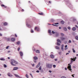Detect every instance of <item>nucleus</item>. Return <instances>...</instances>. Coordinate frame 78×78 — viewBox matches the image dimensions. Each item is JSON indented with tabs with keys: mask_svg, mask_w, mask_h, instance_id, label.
Returning a JSON list of instances; mask_svg holds the SVG:
<instances>
[{
	"mask_svg": "<svg viewBox=\"0 0 78 78\" xmlns=\"http://www.w3.org/2000/svg\"><path fill=\"white\" fill-rule=\"evenodd\" d=\"M50 56H51V58H54V57H55L54 55H51Z\"/></svg>",
	"mask_w": 78,
	"mask_h": 78,
	"instance_id": "nucleus-14",
	"label": "nucleus"
},
{
	"mask_svg": "<svg viewBox=\"0 0 78 78\" xmlns=\"http://www.w3.org/2000/svg\"><path fill=\"white\" fill-rule=\"evenodd\" d=\"M41 64V63L40 62H39L37 64V65L36 66V68H38V67L40 66V65Z\"/></svg>",
	"mask_w": 78,
	"mask_h": 78,
	"instance_id": "nucleus-7",
	"label": "nucleus"
},
{
	"mask_svg": "<svg viewBox=\"0 0 78 78\" xmlns=\"http://www.w3.org/2000/svg\"><path fill=\"white\" fill-rule=\"evenodd\" d=\"M55 61H57V59H55Z\"/></svg>",
	"mask_w": 78,
	"mask_h": 78,
	"instance_id": "nucleus-64",
	"label": "nucleus"
},
{
	"mask_svg": "<svg viewBox=\"0 0 78 78\" xmlns=\"http://www.w3.org/2000/svg\"><path fill=\"white\" fill-rule=\"evenodd\" d=\"M49 3H51V1H49Z\"/></svg>",
	"mask_w": 78,
	"mask_h": 78,
	"instance_id": "nucleus-63",
	"label": "nucleus"
},
{
	"mask_svg": "<svg viewBox=\"0 0 78 78\" xmlns=\"http://www.w3.org/2000/svg\"><path fill=\"white\" fill-rule=\"evenodd\" d=\"M20 50V47H19L18 48V51H19Z\"/></svg>",
	"mask_w": 78,
	"mask_h": 78,
	"instance_id": "nucleus-45",
	"label": "nucleus"
},
{
	"mask_svg": "<svg viewBox=\"0 0 78 78\" xmlns=\"http://www.w3.org/2000/svg\"><path fill=\"white\" fill-rule=\"evenodd\" d=\"M69 43H71L72 42V41H71L70 40H69Z\"/></svg>",
	"mask_w": 78,
	"mask_h": 78,
	"instance_id": "nucleus-48",
	"label": "nucleus"
},
{
	"mask_svg": "<svg viewBox=\"0 0 78 78\" xmlns=\"http://www.w3.org/2000/svg\"><path fill=\"white\" fill-rule=\"evenodd\" d=\"M68 48H65L64 49L65 50H67V49Z\"/></svg>",
	"mask_w": 78,
	"mask_h": 78,
	"instance_id": "nucleus-47",
	"label": "nucleus"
},
{
	"mask_svg": "<svg viewBox=\"0 0 78 78\" xmlns=\"http://www.w3.org/2000/svg\"><path fill=\"white\" fill-rule=\"evenodd\" d=\"M52 25H53V26H55V27H58V25H55L53 24H52Z\"/></svg>",
	"mask_w": 78,
	"mask_h": 78,
	"instance_id": "nucleus-39",
	"label": "nucleus"
},
{
	"mask_svg": "<svg viewBox=\"0 0 78 78\" xmlns=\"http://www.w3.org/2000/svg\"><path fill=\"white\" fill-rule=\"evenodd\" d=\"M9 46H7L6 47V49H8V48H9Z\"/></svg>",
	"mask_w": 78,
	"mask_h": 78,
	"instance_id": "nucleus-44",
	"label": "nucleus"
},
{
	"mask_svg": "<svg viewBox=\"0 0 78 78\" xmlns=\"http://www.w3.org/2000/svg\"><path fill=\"white\" fill-rule=\"evenodd\" d=\"M15 37H17V35H16V34H15Z\"/></svg>",
	"mask_w": 78,
	"mask_h": 78,
	"instance_id": "nucleus-54",
	"label": "nucleus"
},
{
	"mask_svg": "<svg viewBox=\"0 0 78 78\" xmlns=\"http://www.w3.org/2000/svg\"><path fill=\"white\" fill-rule=\"evenodd\" d=\"M65 70H67V68H65Z\"/></svg>",
	"mask_w": 78,
	"mask_h": 78,
	"instance_id": "nucleus-60",
	"label": "nucleus"
},
{
	"mask_svg": "<svg viewBox=\"0 0 78 78\" xmlns=\"http://www.w3.org/2000/svg\"><path fill=\"white\" fill-rule=\"evenodd\" d=\"M57 42H59L60 43H61V41L60 40L58 39L57 40Z\"/></svg>",
	"mask_w": 78,
	"mask_h": 78,
	"instance_id": "nucleus-23",
	"label": "nucleus"
},
{
	"mask_svg": "<svg viewBox=\"0 0 78 78\" xmlns=\"http://www.w3.org/2000/svg\"><path fill=\"white\" fill-rule=\"evenodd\" d=\"M7 75H8V76H9L10 77H11L12 76H13L11 74H10L9 73L7 74Z\"/></svg>",
	"mask_w": 78,
	"mask_h": 78,
	"instance_id": "nucleus-6",
	"label": "nucleus"
},
{
	"mask_svg": "<svg viewBox=\"0 0 78 78\" xmlns=\"http://www.w3.org/2000/svg\"><path fill=\"white\" fill-rule=\"evenodd\" d=\"M26 76L27 78H28V76L27 74H26Z\"/></svg>",
	"mask_w": 78,
	"mask_h": 78,
	"instance_id": "nucleus-38",
	"label": "nucleus"
},
{
	"mask_svg": "<svg viewBox=\"0 0 78 78\" xmlns=\"http://www.w3.org/2000/svg\"><path fill=\"white\" fill-rule=\"evenodd\" d=\"M4 25H8V23H7L5 22L4 23Z\"/></svg>",
	"mask_w": 78,
	"mask_h": 78,
	"instance_id": "nucleus-25",
	"label": "nucleus"
},
{
	"mask_svg": "<svg viewBox=\"0 0 78 78\" xmlns=\"http://www.w3.org/2000/svg\"><path fill=\"white\" fill-rule=\"evenodd\" d=\"M71 64H72V63L73 61H75L76 60V59H75V58H71Z\"/></svg>",
	"mask_w": 78,
	"mask_h": 78,
	"instance_id": "nucleus-4",
	"label": "nucleus"
},
{
	"mask_svg": "<svg viewBox=\"0 0 78 78\" xmlns=\"http://www.w3.org/2000/svg\"><path fill=\"white\" fill-rule=\"evenodd\" d=\"M55 25H58L59 24V23H55Z\"/></svg>",
	"mask_w": 78,
	"mask_h": 78,
	"instance_id": "nucleus-46",
	"label": "nucleus"
},
{
	"mask_svg": "<svg viewBox=\"0 0 78 78\" xmlns=\"http://www.w3.org/2000/svg\"><path fill=\"white\" fill-rule=\"evenodd\" d=\"M53 67H54V68H55V67H56V65H53Z\"/></svg>",
	"mask_w": 78,
	"mask_h": 78,
	"instance_id": "nucleus-40",
	"label": "nucleus"
},
{
	"mask_svg": "<svg viewBox=\"0 0 78 78\" xmlns=\"http://www.w3.org/2000/svg\"><path fill=\"white\" fill-rule=\"evenodd\" d=\"M39 14H40V15H43V13H39Z\"/></svg>",
	"mask_w": 78,
	"mask_h": 78,
	"instance_id": "nucleus-33",
	"label": "nucleus"
},
{
	"mask_svg": "<svg viewBox=\"0 0 78 78\" xmlns=\"http://www.w3.org/2000/svg\"><path fill=\"white\" fill-rule=\"evenodd\" d=\"M68 69H69V70H72V69H71V66L70 65V64H68Z\"/></svg>",
	"mask_w": 78,
	"mask_h": 78,
	"instance_id": "nucleus-3",
	"label": "nucleus"
},
{
	"mask_svg": "<svg viewBox=\"0 0 78 78\" xmlns=\"http://www.w3.org/2000/svg\"><path fill=\"white\" fill-rule=\"evenodd\" d=\"M4 67H7L6 65H4Z\"/></svg>",
	"mask_w": 78,
	"mask_h": 78,
	"instance_id": "nucleus-43",
	"label": "nucleus"
},
{
	"mask_svg": "<svg viewBox=\"0 0 78 78\" xmlns=\"http://www.w3.org/2000/svg\"><path fill=\"white\" fill-rule=\"evenodd\" d=\"M48 32L50 33V35H51V30H48Z\"/></svg>",
	"mask_w": 78,
	"mask_h": 78,
	"instance_id": "nucleus-17",
	"label": "nucleus"
},
{
	"mask_svg": "<svg viewBox=\"0 0 78 78\" xmlns=\"http://www.w3.org/2000/svg\"><path fill=\"white\" fill-rule=\"evenodd\" d=\"M36 53H40V51L39 50H36Z\"/></svg>",
	"mask_w": 78,
	"mask_h": 78,
	"instance_id": "nucleus-18",
	"label": "nucleus"
},
{
	"mask_svg": "<svg viewBox=\"0 0 78 78\" xmlns=\"http://www.w3.org/2000/svg\"><path fill=\"white\" fill-rule=\"evenodd\" d=\"M41 66H40V67L39 69V70H41Z\"/></svg>",
	"mask_w": 78,
	"mask_h": 78,
	"instance_id": "nucleus-35",
	"label": "nucleus"
},
{
	"mask_svg": "<svg viewBox=\"0 0 78 78\" xmlns=\"http://www.w3.org/2000/svg\"><path fill=\"white\" fill-rule=\"evenodd\" d=\"M11 40L12 42H14V41H16V39H15L14 38H11Z\"/></svg>",
	"mask_w": 78,
	"mask_h": 78,
	"instance_id": "nucleus-10",
	"label": "nucleus"
},
{
	"mask_svg": "<svg viewBox=\"0 0 78 78\" xmlns=\"http://www.w3.org/2000/svg\"><path fill=\"white\" fill-rule=\"evenodd\" d=\"M39 27H35V30H37V31H39Z\"/></svg>",
	"mask_w": 78,
	"mask_h": 78,
	"instance_id": "nucleus-5",
	"label": "nucleus"
},
{
	"mask_svg": "<svg viewBox=\"0 0 78 78\" xmlns=\"http://www.w3.org/2000/svg\"><path fill=\"white\" fill-rule=\"evenodd\" d=\"M61 23L62 24H64V21H61Z\"/></svg>",
	"mask_w": 78,
	"mask_h": 78,
	"instance_id": "nucleus-24",
	"label": "nucleus"
},
{
	"mask_svg": "<svg viewBox=\"0 0 78 78\" xmlns=\"http://www.w3.org/2000/svg\"><path fill=\"white\" fill-rule=\"evenodd\" d=\"M20 41H18L16 43L18 45H19L20 44Z\"/></svg>",
	"mask_w": 78,
	"mask_h": 78,
	"instance_id": "nucleus-27",
	"label": "nucleus"
},
{
	"mask_svg": "<svg viewBox=\"0 0 78 78\" xmlns=\"http://www.w3.org/2000/svg\"><path fill=\"white\" fill-rule=\"evenodd\" d=\"M51 22H53L54 21V20H53L52 19V20H51Z\"/></svg>",
	"mask_w": 78,
	"mask_h": 78,
	"instance_id": "nucleus-59",
	"label": "nucleus"
},
{
	"mask_svg": "<svg viewBox=\"0 0 78 78\" xmlns=\"http://www.w3.org/2000/svg\"><path fill=\"white\" fill-rule=\"evenodd\" d=\"M66 39V38L65 37H61V41H64V40H65Z\"/></svg>",
	"mask_w": 78,
	"mask_h": 78,
	"instance_id": "nucleus-9",
	"label": "nucleus"
},
{
	"mask_svg": "<svg viewBox=\"0 0 78 78\" xmlns=\"http://www.w3.org/2000/svg\"><path fill=\"white\" fill-rule=\"evenodd\" d=\"M61 50L62 51H64V48L62 47H61Z\"/></svg>",
	"mask_w": 78,
	"mask_h": 78,
	"instance_id": "nucleus-34",
	"label": "nucleus"
},
{
	"mask_svg": "<svg viewBox=\"0 0 78 78\" xmlns=\"http://www.w3.org/2000/svg\"><path fill=\"white\" fill-rule=\"evenodd\" d=\"M4 7L5 8H7V7H6V6L4 5Z\"/></svg>",
	"mask_w": 78,
	"mask_h": 78,
	"instance_id": "nucleus-51",
	"label": "nucleus"
},
{
	"mask_svg": "<svg viewBox=\"0 0 78 78\" xmlns=\"http://www.w3.org/2000/svg\"><path fill=\"white\" fill-rule=\"evenodd\" d=\"M18 69V67H15L13 68V70H17Z\"/></svg>",
	"mask_w": 78,
	"mask_h": 78,
	"instance_id": "nucleus-11",
	"label": "nucleus"
},
{
	"mask_svg": "<svg viewBox=\"0 0 78 78\" xmlns=\"http://www.w3.org/2000/svg\"><path fill=\"white\" fill-rule=\"evenodd\" d=\"M15 76L16 77H17V78H19V76H18L17 75V74H14Z\"/></svg>",
	"mask_w": 78,
	"mask_h": 78,
	"instance_id": "nucleus-22",
	"label": "nucleus"
},
{
	"mask_svg": "<svg viewBox=\"0 0 78 78\" xmlns=\"http://www.w3.org/2000/svg\"><path fill=\"white\" fill-rule=\"evenodd\" d=\"M66 47H67V45H65V48H66Z\"/></svg>",
	"mask_w": 78,
	"mask_h": 78,
	"instance_id": "nucleus-58",
	"label": "nucleus"
},
{
	"mask_svg": "<svg viewBox=\"0 0 78 78\" xmlns=\"http://www.w3.org/2000/svg\"><path fill=\"white\" fill-rule=\"evenodd\" d=\"M20 55L21 56H23V53H22V52H20Z\"/></svg>",
	"mask_w": 78,
	"mask_h": 78,
	"instance_id": "nucleus-12",
	"label": "nucleus"
},
{
	"mask_svg": "<svg viewBox=\"0 0 78 78\" xmlns=\"http://www.w3.org/2000/svg\"><path fill=\"white\" fill-rule=\"evenodd\" d=\"M34 62H35V63H36L37 61L36 60H34Z\"/></svg>",
	"mask_w": 78,
	"mask_h": 78,
	"instance_id": "nucleus-50",
	"label": "nucleus"
},
{
	"mask_svg": "<svg viewBox=\"0 0 78 78\" xmlns=\"http://www.w3.org/2000/svg\"><path fill=\"white\" fill-rule=\"evenodd\" d=\"M0 60H1V61H5V59L3 58H0Z\"/></svg>",
	"mask_w": 78,
	"mask_h": 78,
	"instance_id": "nucleus-19",
	"label": "nucleus"
},
{
	"mask_svg": "<svg viewBox=\"0 0 78 78\" xmlns=\"http://www.w3.org/2000/svg\"><path fill=\"white\" fill-rule=\"evenodd\" d=\"M69 53H67L66 54V55H69Z\"/></svg>",
	"mask_w": 78,
	"mask_h": 78,
	"instance_id": "nucleus-61",
	"label": "nucleus"
},
{
	"mask_svg": "<svg viewBox=\"0 0 78 78\" xmlns=\"http://www.w3.org/2000/svg\"><path fill=\"white\" fill-rule=\"evenodd\" d=\"M63 29L64 30V31H67V28L66 27H64L63 28Z\"/></svg>",
	"mask_w": 78,
	"mask_h": 78,
	"instance_id": "nucleus-21",
	"label": "nucleus"
},
{
	"mask_svg": "<svg viewBox=\"0 0 78 78\" xmlns=\"http://www.w3.org/2000/svg\"><path fill=\"white\" fill-rule=\"evenodd\" d=\"M0 36H2V34H1V33H0Z\"/></svg>",
	"mask_w": 78,
	"mask_h": 78,
	"instance_id": "nucleus-62",
	"label": "nucleus"
},
{
	"mask_svg": "<svg viewBox=\"0 0 78 78\" xmlns=\"http://www.w3.org/2000/svg\"><path fill=\"white\" fill-rule=\"evenodd\" d=\"M33 59L34 60H37V59H38V58L36 56H34V57Z\"/></svg>",
	"mask_w": 78,
	"mask_h": 78,
	"instance_id": "nucleus-8",
	"label": "nucleus"
},
{
	"mask_svg": "<svg viewBox=\"0 0 78 78\" xmlns=\"http://www.w3.org/2000/svg\"><path fill=\"white\" fill-rule=\"evenodd\" d=\"M27 27H29V28H31V25H28L27 24H26Z\"/></svg>",
	"mask_w": 78,
	"mask_h": 78,
	"instance_id": "nucleus-13",
	"label": "nucleus"
},
{
	"mask_svg": "<svg viewBox=\"0 0 78 78\" xmlns=\"http://www.w3.org/2000/svg\"><path fill=\"white\" fill-rule=\"evenodd\" d=\"M61 47H64V45L62 44V45Z\"/></svg>",
	"mask_w": 78,
	"mask_h": 78,
	"instance_id": "nucleus-55",
	"label": "nucleus"
},
{
	"mask_svg": "<svg viewBox=\"0 0 78 78\" xmlns=\"http://www.w3.org/2000/svg\"><path fill=\"white\" fill-rule=\"evenodd\" d=\"M75 39L76 40H78V37L76 36L75 37Z\"/></svg>",
	"mask_w": 78,
	"mask_h": 78,
	"instance_id": "nucleus-29",
	"label": "nucleus"
},
{
	"mask_svg": "<svg viewBox=\"0 0 78 78\" xmlns=\"http://www.w3.org/2000/svg\"><path fill=\"white\" fill-rule=\"evenodd\" d=\"M30 32L31 33H34V31L31 29L30 30Z\"/></svg>",
	"mask_w": 78,
	"mask_h": 78,
	"instance_id": "nucleus-26",
	"label": "nucleus"
},
{
	"mask_svg": "<svg viewBox=\"0 0 78 78\" xmlns=\"http://www.w3.org/2000/svg\"><path fill=\"white\" fill-rule=\"evenodd\" d=\"M55 34H56V37H58V36H59V34H58V33L57 32H56Z\"/></svg>",
	"mask_w": 78,
	"mask_h": 78,
	"instance_id": "nucleus-15",
	"label": "nucleus"
},
{
	"mask_svg": "<svg viewBox=\"0 0 78 78\" xmlns=\"http://www.w3.org/2000/svg\"><path fill=\"white\" fill-rule=\"evenodd\" d=\"M36 72H37V73H39V70H37L36 71Z\"/></svg>",
	"mask_w": 78,
	"mask_h": 78,
	"instance_id": "nucleus-49",
	"label": "nucleus"
},
{
	"mask_svg": "<svg viewBox=\"0 0 78 78\" xmlns=\"http://www.w3.org/2000/svg\"><path fill=\"white\" fill-rule=\"evenodd\" d=\"M72 30L73 31H75V30H76V28H75V27H73V28Z\"/></svg>",
	"mask_w": 78,
	"mask_h": 78,
	"instance_id": "nucleus-16",
	"label": "nucleus"
},
{
	"mask_svg": "<svg viewBox=\"0 0 78 78\" xmlns=\"http://www.w3.org/2000/svg\"><path fill=\"white\" fill-rule=\"evenodd\" d=\"M53 65L52 64H48L46 65V67H48V68H51L52 67V66Z\"/></svg>",
	"mask_w": 78,
	"mask_h": 78,
	"instance_id": "nucleus-2",
	"label": "nucleus"
},
{
	"mask_svg": "<svg viewBox=\"0 0 78 78\" xmlns=\"http://www.w3.org/2000/svg\"><path fill=\"white\" fill-rule=\"evenodd\" d=\"M55 48H56V49H57L58 50H59V48L58 46H55Z\"/></svg>",
	"mask_w": 78,
	"mask_h": 78,
	"instance_id": "nucleus-20",
	"label": "nucleus"
},
{
	"mask_svg": "<svg viewBox=\"0 0 78 78\" xmlns=\"http://www.w3.org/2000/svg\"><path fill=\"white\" fill-rule=\"evenodd\" d=\"M32 67H34V64H33L32 65Z\"/></svg>",
	"mask_w": 78,
	"mask_h": 78,
	"instance_id": "nucleus-56",
	"label": "nucleus"
},
{
	"mask_svg": "<svg viewBox=\"0 0 78 78\" xmlns=\"http://www.w3.org/2000/svg\"><path fill=\"white\" fill-rule=\"evenodd\" d=\"M56 32H55L54 31H52V34H55V33L56 34Z\"/></svg>",
	"mask_w": 78,
	"mask_h": 78,
	"instance_id": "nucleus-30",
	"label": "nucleus"
},
{
	"mask_svg": "<svg viewBox=\"0 0 78 78\" xmlns=\"http://www.w3.org/2000/svg\"><path fill=\"white\" fill-rule=\"evenodd\" d=\"M57 45H60V44L58 42H57Z\"/></svg>",
	"mask_w": 78,
	"mask_h": 78,
	"instance_id": "nucleus-31",
	"label": "nucleus"
},
{
	"mask_svg": "<svg viewBox=\"0 0 78 78\" xmlns=\"http://www.w3.org/2000/svg\"><path fill=\"white\" fill-rule=\"evenodd\" d=\"M61 78H66V76H62Z\"/></svg>",
	"mask_w": 78,
	"mask_h": 78,
	"instance_id": "nucleus-37",
	"label": "nucleus"
},
{
	"mask_svg": "<svg viewBox=\"0 0 78 78\" xmlns=\"http://www.w3.org/2000/svg\"><path fill=\"white\" fill-rule=\"evenodd\" d=\"M11 61V64L12 66H16V65L14 64V63L16 64H17V62L13 59H12Z\"/></svg>",
	"mask_w": 78,
	"mask_h": 78,
	"instance_id": "nucleus-1",
	"label": "nucleus"
},
{
	"mask_svg": "<svg viewBox=\"0 0 78 78\" xmlns=\"http://www.w3.org/2000/svg\"><path fill=\"white\" fill-rule=\"evenodd\" d=\"M68 29H69V30H70L71 28H70V27H68Z\"/></svg>",
	"mask_w": 78,
	"mask_h": 78,
	"instance_id": "nucleus-42",
	"label": "nucleus"
},
{
	"mask_svg": "<svg viewBox=\"0 0 78 78\" xmlns=\"http://www.w3.org/2000/svg\"><path fill=\"white\" fill-rule=\"evenodd\" d=\"M61 36H64V34L62 33H61Z\"/></svg>",
	"mask_w": 78,
	"mask_h": 78,
	"instance_id": "nucleus-28",
	"label": "nucleus"
},
{
	"mask_svg": "<svg viewBox=\"0 0 78 78\" xmlns=\"http://www.w3.org/2000/svg\"><path fill=\"white\" fill-rule=\"evenodd\" d=\"M75 27H76V28H78V26H77V25H76L75 26Z\"/></svg>",
	"mask_w": 78,
	"mask_h": 78,
	"instance_id": "nucleus-52",
	"label": "nucleus"
},
{
	"mask_svg": "<svg viewBox=\"0 0 78 78\" xmlns=\"http://www.w3.org/2000/svg\"><path fill=\"white\" fill-rule=\"evenodd\" d=\"M49 72L50 73H51V71L49 70Z\"/></svg>",
	"mask_w": 78,
	"mask_h": 78,
	"instance_id": "nucleus-53",
	"label": "nucleus"
},
{
	"mask_svg": "<svg viewBox=\"0 0 78 78\" xmlns=\"http://www.w3.org/2000/svg\"><path fill=\"white\" fill-rule=\"evenodd\" d=\"M10 41V39L9 38H7V41H8V42L9 41Z\"/></svg>",
	"mask_w": 78,
	"mask_h": 78,
	"instance_id": "nucleus-36",
	"label": "nucleus"
},
{
	"mask_svg": "<svg viewBox=\"0 0 78 78\" xmlns=\"http://www.w3.org/2000/svg\"><path fill=\"white\" fill-rule=\"evenodd\" d=\"M22 12H23V11H24V10H23V9H22Z\"/></svg>",
	"mask_w": 78,
	"mask_h": 78,
	"instance_id": "nucleus-57",
	"label": "nucleus"
},
{
	"mask_svg": "<svg viewBox=\"0 0 78 78\" xmlns=\"http://www.w3.org/2000/svg\"><path fill=\"white\" fill-rule=\"evenodd\" d=\"M73 53H75V50L74 49H73Z\"/></svg>",
	"mask_w": 78,
	"mask_h": 78,
	"instance_id": "nucleus-32",
	"label": "nucleus"
},
{
	"mask_svg": "<svg viewBox=\"0 0 78 78\" xmlns=\"http://www.w3.org/2000/svg\"><path fill=\"white\" fill-rule=\"evenodd\" d=\"M1 6H2V7H4L5 5L3 4H2L1 5Z\"/></svg>",
	"mask_w": 78,
	"mask_h": 78,
	"instance_id": "nucleus-41",
	"label": "nucleus"
}]
</instances>
